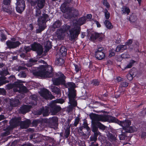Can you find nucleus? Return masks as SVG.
<instances>
[{"label": "nucleus", "instance_id": "nucleus-18", "mask_svg": "<svg viewBox=\"0 0 146 146\" xmlns=\"http://www.w3.org/2000/svg\"><path fill=\"white\" fill-rule=\"evenodd\" d=\"M131 120L126 119L123 121L119 120V125L122 127V129L123 131L126 129L127 127L130 126L131 124Z\"/></svg>", "mask_w": 146, "mask_h": 146}, {"label": "nucleus", "instance_id": "nucleus-26", "mask_svg": "<svg viewBox=\"0 0 146 146\" xmlns=\"http://www.w3.org/2000/svg\"><path fill=\"white\" fill-rule=\"evenodd\" d=\"M52 91L55 94L60 96H61V92L60 89L56 86H52Z\"/></svg>", "mask_w": 146, "mask_h": 146}, {"label": "nucleus", "instance_id": "nucleus-54", "mask_svg": "<svg viewBox=\"0 0 146 146\" xmlns=\"http://www.w3.org/2000/svg\"><path fill=\"white\" fill-rule=\"evenodd\" d=\"M105 16L106 19H108L110 17V14L108 12L107 9H105L104 10Z\"/></svg>", "mask_w": 146, "mask_h": 146}, {"label": "nucleus", "instance_id": "nucleus-3", "mask_svg": "<svg viewBox=\"0 0 146 146\" xmlns=\"http://www.w3.org/2000/svg\"><path fill=\"white\" fill-rule=\"evenodd\" d=\"M57 77L53 78L52 81L54 85L56 86L65 85L66 84V77L61 72H59L56 74Z\"/></svg>", "mask_w": 146, "mask_h": 146}, {"label": "nucleus", "instance_id": "nucleus-55", "mask_svg": "<svg viewBox=\"0 0 146 146\" xmlns=\"http://www.w3.org/2000/svg\"><path fill=\"white\" fill-rule=\"evenodd\" d=\"M73 65L75 67V70L76 73L78 72L79 71L81 70V67H80V66L75 64H73Z\"/></svg>", "mask_w": 146, "mask_h": 146}, {"label": "nucleus", "instance_id": "nucleus-58", "mask_svg": "<svg viewBox=\"0 0 146 146\" xmlns=\"http://www.w3.org/2000/svg\"><path fill=\"white\" fill-rule=\"evenodd\" d=\"M19 76L21 77L25 78L26 77L27 75L25 71H22L20 72Z\"/></svg>", "mask_w": 146, "mask_h": 146}, {"label": "nucleus", "instance_id": "nucleus-13", "mask_svg": "<svg viewBox=\"0 0 146 146\" xmlns=\"http://www.w3.org/2000/svg\"><path fill=\"white\" fill-rule=\"evenodd\" d=\"M40 96L46 100L53 98V96L50 92L45 88H43L41 90L40 93Z\"/></svg>", "mask_w": 146, "mask_h": 146}, {"label": "nucleus", "instance_id": "nucleus-17", "mask_svg": "<svg viewBox=\"0 0 146 146\" xmlns=\"http://www.w3.org/2000/svg\"><path fill=\"white\" fill-rule=\"evenodd\" d=\"M31 106L29 105H23L20 107L19 112L22 114H25L30 111Z\"/></svg>", "mask_w": 146, "mask_h": 146}, {"label": "nucleus", "instance_id": "nucleus-12", "mask_svg": "<svg viewBox=\"0 0 146 146\" xmlns=\"http://www.w3.org/2000/svg\"><path fill=\"white\" fill-rule=\"evenodd\" d=\"M19 122L18 118L15 117L11 119L9 122L10 125L7 128V129L9 131L12 130L14 128L19 125Z\"/></svg>", "mask_w": 146, "mask_h": 146}, {"label": "nucleus", "instance_id": "nucleus-64", "mask_svg": "<svg viewBox=\"0 0 146 146\" xmlns=\"http://www.w3.org/2000/svg\"><path fill=\"white\" fill-rule=\"evenodd\" d=\"M31 122L30 120H28L24 122L23 125H26L27 126H29V125L31 124Z\"/></svg>", "mask_w": 146, "mask_h": 146}, {"label": "nucleus", "instance_id": "nucleus-41", "mask_svg": "<svg viewBox=\"0 0 146 146\" xmlns=\"http://www.w3.org/2000/svg\"><path fill=\"white\" fill-rule=\"evenodd\" d=\"M16 78L14 75H11L8 77V80H5L7 83L10 82L13 83L15 80Z\"/></svg>", "mask_w": 146, "mask_h": 146}, {"label": "nucleus", "instance_id": "nucleus-60", "mask_svg": "<svg viewBox=\"0 0 146 146\" xmlns=\"http://www.w3.org/2000/svg\"><path fill=\"white\" fill-rule=\"evenodd\" d=\"M44 110V107L40 108L39 110H38L36 112V114L38 115H40L42 114L43 111Z\"/></svg>", "mask_w": 146, "mask_h": 146}, {"label": "nucleus", "instance_id": "nucleus-10", "mask_svg": "<svg viewBox=\"0 0 146 146\" xmlns=\"http://www.w3.org/2000/svg\"><path fill=\"white\" fill-rule=\"evenodd\" d=\"M32 50L36 52L37 54L40 56L43 52L42 46L40 44L35 42L31 44Z\"/></svg>", "mask_w": 146, "mask_h": 146}, {"label": "nucleus", "instance_id": "nucleus-4", "mask_svg": "<svg viewBox=\"0 0 146 146\" xmlns=\"http://www.w3.org/2000/svg\"><path fill=\"white\" fill-rule=\"evenodd\" d=\"M96 116L95 118L101 121H108L109 123H115L119 124V120L114 117L109 115H99Z\"/></svg>", "mask_w": 146, "mask_h": 146}, {"label": "nucleus", "instance_id": "nucleus-46", "mask_svg": "<svg viewBox=\"0 0 146 146\" xmlns=\"http://www.w3.org/2000/svg\"><path fill=\"white\" fill-rule=\"evenodd\" d=\"M137 17L135 15H130L129 18V20L130 22H134L137 19Z\"/></svg>", "mask_w": 146, "mask_h": 146}, {"label": "nucleus", "instance_id": "nucleus-16", "mask_svg": "<svg viewBox=\"0 0 146 146\" xmlns=\"http://www.w3.org/2000/svg\"><path fill=\"white\" fill-rule=\"evenodd\" d=\"M49 125L50 127L54 129L57 128L58 126V118L56 116H53L50 118Z\"/></svg>", "mask_w": 146, "mask_h": 146}, {"label": "nucleus", "instance_id": "nucleus-35", "mask_svg": "<svg viewBox=\"0 0 146 146\" xmlns=\"http://www.w3.org/2000/svg\"><path fill=\"white\" fill-rule=\"evenodd\" d=\"M105 54L104 52H102L100 53L95 54L96 58L99 60H101L104 59L105 57Z\"/></svg>", "mask_w": 146, "mask_h": 146}, {"label": "nucleus", "instance_id": "nucleus-25", "mask_svg": "<svg viewBox=\"0 0 146 146\" xmlns=\"http://www.w3.org/2000/svg\"><path fill=\"white\" fill-rule=\"evenodd\" d=\"M31 47L29 46H25L24 47L21 48L19 50V51L21 52H25L27 53L28 52H30L31 50H32V48L31 45Z\"/></svg>", "mask_w": 146, "mask_h": 146}, {"label": "nucleus", "instance_id": "nucleus-21", "mask_svg": "<svg viewBox=\"0 0 146 146\" xmlns=\"http://www.w3.org/2000/svg\"><path fill=\"white\" fill-rule=\"evenodd\" d=\"M127 133L123 131V129H120L118 131L117 134L119 135V137L120 140H124L127 137Z\"/></svg>", "mask_w": 146, "mask_h": 146}, {"label": "nucleus", "instance_id": "nucleus-32", "mask_svg": "<svg viewBox=\"0 0 146 146\" xmlns=\"http://www.w3.org/2000/svg\"><path fill=\"white\" fill-rule=\"evenodd\" d=\"M20 103V101L17 99L15 100H11L10 101V105L12 107H16Z\"/></svg>", "mask_w": 146, "mask_h": 146}, {"label": "nucleus", "instance_id": "nucleus-2", "mask_svg": "<svg viewBox=\"0 0 146 146\" xmlns=\"http://www.w3.org/2000/svg\"><path fill=\"white\" fill-rule=\"evenodd\" d=\"M45 0H35L34 1H31V4L32 6H35L36 5V9L34 16L36 18H39L41 16H40L41 14V9L43 8L45 4Z\"/></svg>", "mask_w": 146, "mask_h": 146}, {"label": "nucleus", "instance_id": "nucleus-8", "mask_svg": "<svg viewBox=\"0 0 146 146\" xmlns=\"http://www.w3.org/2000/svg\"><path fill=\"white\" fill-rule=\"evenodd\" d=\"M11 40H8L6 42L7 47L10 49L16 48L21 44V43L17 40L16 37H12L11 38Z\"/></svg>", "mask_w": 146, "mask_h": 146}, {"label": "nucleus", "instance_id": "nucleus-28", "mask_svg": "<svg viewBox=\"0 0 146 146\" xmlns=\"http://www.w3.org/2000/svg\"><path fill=\"white\" fill-rule=\"evenodd\" d=\"M86 18L85 16H83L82 17L79 18L76 21L77 24L80 26L86 23Z\"/></svg>", "mask_w": 146, "mask_h": 146}, {"label": "nucleus", "instance_id": "nucleus-20", "mask_svg": "<svg viewBox=\"0 0 146 146\" xmlns=\"http://www.w3.org/2000/svg\"><path fill=\"white\" fill-rule=\"evenodd\" d=\"M14 85L15 87L19 88V90L21 92H26L27 91V89L26 87L21 83L20 81L15 82Z\"/></svg>", "mask_w": 146, "mask_h": 146}, {"label": "nucleus", "instance_id": "nucleus-34", "mask_svg": "<svg viewBox=\"0 0 146 146\" xmlns=\"http://www.w3.org/2000/svg\"><path fill=\"white\" fill-rule=\"evenodd\" d=\"M126 129L123 131H125V132H126L127 133H133L137 131L136 127L133 126H129L127 127Z\"/></svg>", "mask_w": 146, "mask_h": 146}, {"label": "nucleus", "instance_id": "nucleus-11", "mask_svg": "<svg viewBox=\"0 0 146 146\" xmlns=\"http://www.w3.org/2000/svg\"><path fill=\"white\" fill-rule=\"evenodd\" d=\"M16 11L19 13H21L24 10L25 4L24 0H17L16 3Z\"/></svg>", "mask_w": 146, "mask_h": 146}, {"label": "nucleus", "instance_id": "nucleus-52", "mask_svg": "<svg viewBox=\"0 0 146 146\" xmlns=\"http://www.w3.org/2000/svg\"><path fill=\"white\" fill-rule=\"evenodd\" d=\"M40 120H41V124H42L43 123H48L49 124L50 118L47 119V118H40Z\"/></svg>", "mask_w": 146, "mask_h": 146}, {"label": "nucleus", "instance_id": "nucleus-48", "mask_svg": "<svg viewBox=\"0 0 146 146\" xmlns=\"http://www.w3.org/2000/svg\"><path fill=\"white\" fill-rule=\"evenodd\" d=\"M104 52V48L102 47L97 45V48L95 50V54L100 53V52Z\"/></svg>", "mask_w": 146, "mask_h": 146}, {"label": "nucleus", "instance_id": "nucleus-22", "mask_svg": "<svg viewBox=\"0 0 146 146\" xmlns=\"http://www.w3.org/2000/svg\"><path fill=\"white\" fill-rule=\"evenodd\" d=\"M76 91L75 89H71L68 90V94L69 100L75 99L76 96Z\"/></svg>", "mask_w": 146, "mask_h": 146}, {"label": "nucleus", "instance_id": "nucleus-49", "mask_svg": "<svg viewBox=\"0 0 146 146\" xmlns=\"http://www.w3.org/2000/svg\"><path fill=\"white\" fill-rule=\"evenodd\" d=\"M79 15V12L78 10H75L73 11V13L70 14V16L72 17H77Z\"/></svg>", "mask_w": 146, "mask_h": 146}, {"label": "nucleus", "instance_id": "nucleus-6", "mask_svg": "<svg viewBox=\"0 0 146 146\" xmlns=\"http://www.w3.org/2000/svg\"><path fill=\"white\" fill-rule=\"evenodd\" d=\"M11 0H3L2 3V11L7 13L9 15H11L12 11L14 10V8H11L10 3Z\"/></svg>", "mask_w": 146, "mask_h": 146}, {"label": "nucleus", "instance_id": "nucleus-61", "mask_svg": "<svg viewBox=\"0 0 146 146\" xmlns=\"http://www.w3.org/2000/svg\"><path fill=\"white\" fill-rule=\"evenodd\" d=\"M133 42L132 39H128L127 42L125 43V45L129 46L131 45Z\"/></svg>", "mask_w": 146, "mask_h": 146}, {"label": "nucleus", "instance_id": "nucleus-56", "mask_svg": "<svg viewBox=\"0 0 146 146\" xmlns=\"http://www.w3.org/2000/svg\"><path fill=\"white\" fill-rule=\"evenodd\" d=\"M6 77L5 76H0V82H1L3 84V85L6 83V82H5Z\"/></svg>", "mask_w": 146, "mask_h": 146}, {"label": "nucleus", "instance_id": "nucleus-38", "mask_svg": "<svg viewBox=\"0 0 146 146\" xmlns=\"http://www.w3.org/2000/svg\"><path fill=\"white\" fill-rule=\"evenodd\" d=\"M49 109L48 107L45 106V108L44 107V110L42 113V115L44 117L48 116L49 115Z\"/></svg>", "mask_w": 146, "mask_h": 146}, {"label": "nucleus", "instance_id": "nucleus-29", "mask_svg": "<svg viewBox=\"0 0 146 146\" xmlns=\"http://www.w3.org/2000/svg\"><path fill=\"white\" fill-rule=\"evenodd\" d=\"M62 24V21L58 19L53 23L52 27L54 29L58 28L61 26Z\"/></svg>", "mask_w": 146, "mask_h": 146}, {"label": "nucleus", "instance_id": "nucleus-37", "mask_svg": "<svg viewBox=\"0 0 146 146\" xmlns=\"http://www.w3.org/2000/svg\"><path fill=\"white\" fill-rule=\"evenodd\" d=\"M135 62L136 61L135 60H131L128 64L124 67L125 69L131 68L134 65Z\"/></svg>", "mask_w": 146, "mask_h": 146}, {"label": "nucleus", "instance_id": "nucleus-19", "mask_svg": "<svg viewBox=\"0 0 146 146\" xmlns=\"http://www.w3.org/2000/svg\"><path fill=\"white\" fill-rule=\"evenodd\" d=\"M137 74V72L136 69H131L129 73L127 74V78L129 80L131 81L133 78L136 76Z\"/></svg>", "mask_w": 146, "mask_h": 146}, {"label": "nucleus", "instance_id": "nucleus-43", "mask_svg": "<svg viewBox=\"0 0 146 146\" xmlns=\"http://www.w3.org/2000/svg\"><path fill=\"white\" fill-rule=\"evenodd\" d=\"M129 84V83L123 80L120 82V85L119 86V88H125L127 87Z\"/></svg>", "mask_w": 146, "mask_h": 146}, {"label": "nucleus", "instance_id": "nucleus-33", "mask_svg": "<svg viewBox=\"0 0 146 146\" xmlns=\"http://www.w3.org/2000/svg\"><path fill=\"white\" fill-rule=\"evenodd\" d=\"M67 4L64 2L61 5L60 10L62 12L65 13L67 12L68 11L69 8L67 7Z\"/></svg>", "mask_w": 146, "mask_h": 146}, {"label": "nucleus", "instance_id": "nucleus-42", "mask_svg": "<svg viewBox=\"0 0 146 146\" xmlns=\"http://www.w3.org/2000/svg\"><path fill=\"white\" fill-rule=\"evenodd\" d=\"M100 84V81L98 79L92 80L91 81V84L93 86H98Z\"/></svg>", "mask_w": 146, "mask_h": 146}, {"label": "nucleus", "instance_id": "nucleus-24", "mask_svg": "<svg viewBox=\"0 0 146 146\" xmlns=\"http://www.w3.org/2000/svg\"><path fill=\"white\" fill-rule=\"evenodd\" d=\"M67 49L65 46H62L60 49L59 55L62 57L66 56L67 55Z\"/></svg>", "mask_w": 146, "mask_h": 146}, {"label": "nucleus", "instance_id": "nucleus-50", "mask_svg": "<svg viewBox=\"0 0 146 146\" xmlns=\"http://www.w3.org/2000/svg\"><path fill=\"white\" fill-rule=\"evenodd\" d=\"M70 105L73 107H75L77 105V102L75 99L69 100Z\"/></svg>", "mask_w": 146, "mask_h": 146}, {"label": "nucleus", "instance_id": "nucleus-53", "mask_svg": "<svg viewBox=\"0 0 146 146\" xmlns=\"http://www.w3.org/2000/svg\"><path fill=\"white\" fill-rule=\"evenodd\" d=\"M70 128H67L65 131L64 135L66 138H67L70 134Z\"/></svg>", "mask_w": 146, "mask_h": 146}, {"label": "nucleus", "instance_id": "nucleus-31", "mask_svg": "<svg viewBox=\"0 0 146 146\" xmlns=\"http://www.w3.org/2000/svg\"><path fill=\"white\" fill-rule=\"evenodd\" d=\"M127 47L125 45L120 44L118 45L116 48L117 52H122L127 49Z\"/></svg>", "mask_w": 146, "mask_h": 146}, {"label": "nucleus", "instance_id": "nucleus-62", "mask_svg": "<svg viewBox=\"0 0 146 146\" xmlns=\"http://www.w3.org/2000/svg\"><path fill=\"white\" fill-rule=\"evenodd\" d=\"M80 120V118L78 117H76L75 119L74 125L75 126H76L78 124Z\"/></svg>", "mask_w": 146, "mask_h": 146}, {"label": "nucleus", "instance_id": "nucleus-9", "mask_svg": "<svg viewBox=\"0 0 146 146\" xmlns=\"http://www.w3.org/2000/svg\"><path fill=\"white\" fill-rule=\"evenodd\" d=\"M49 106L50 112L53 115H56L61 109L60 106L57 105L54 102L50 103Z\"/></svg>", "mask_w": 146, "mask_h": 146}, {"label": "nucleus", "instance_id": "nucleus-36", "mask_svg": "<svg viewBox=\"0 0 146 146\" xmlns=\"http://www.w3.org/2000/svg\"><path fill=\"white\" fill-rule=\"evenodd\" d=\"M104 24L106 27L109 29H112L113 28V26L111 22L108 20H105Z\"/></svg>", "mask_w": 146, "mask_h": 146}, {"label": "nucleus", "instance_id": "nucleus-47", "mask_svg": "<svg viewBox=\"0 0 146 146\" xmlns=\"http://www.w3.org/2000/svg\"><path fill=\"white\" fill-rule=\"evenodd\" d=\"M83 127L84 128H85L86 130V133L89 134L91 131V130L90 128L88 127V124L86 122H84L83 123Z\"/></svg>", "mask_w": 146, "mask_h": 146}, {"label": "nucleus", "instance_id": "nucleus-27", "mask_svg": "<svg viewBox=\"0 0 146 146\" xmlns=\"http://www.w3.org/2000/svg\"><path fill=\"white\" fill-rule=\"evenodd\" d=\"M56 33L57 38L59 40L63 38V35L64 33L62 30V28L58 29Z\"/></svg>", "mask_w": 146, "mask_h": 146}, {"label": "nucleus", "instance_id": "nucleus-57", "mask_svg": "<svg viewBox=\"0 0 146 146\" xmlns=\"http://www.w3.org/2000/svg\"><path fill=\"white\" fill-rule=\"evenodd\" d=\"M29 64H31V65H32L34 64H35L37 62L36 60L33 58H30L29 59Z\"/></svg>", "mask_w": 146, "mask_h": 146}, {"label": "nucleus", "instance_id": "nucleus-23", "mask_svg": "<svg viewBox=\"0 0 146 146\" xmlns=\"http://www.w3.org/2000/svg\"><path fill=\"white\" fill-rule=\"evenodd\" d=\"M65 62L64 60L62 57L59 56V57H57L55 59V65L58 66H62Z\"/></svg>", "mask_w": 146, "mask_h": 146}, {"label": "nucleus", "instance_id": "nucleus-7", "mask_svg": "<svg viewBox=\"0 0 146 146\" xmlns=\"http://www.w3.org/2000/svg\"><path fill=\"white\" fill-rule=\"evenodd\" d=\"M48 17V15L46 14H43L42 16H40L38 18L37 21L38 25V28L41 31L44 30L45 27L44 25L48 21L47 19Z\"/></svg>", "mask_w": 146, "mask_h": 146}, {"label": "nucleus", "instance_id": "nucleus-1", "mask_svg": "<svg viewBox=\"0 0 146 146\" xmlns=\"http://www.w3.org/2000/svg\"><path fill=\"white\" fill-rule=\"evenodd\" d=\"M33 74L35 76H37L52 77L53 75V68L50 65H42L39 68L38 71L34 72Z\"/></svg>", "mask_w": 146, "mask_h": 146}, {"label": "nucleus", "instance_id": "nucleus-40", "mask_svg": "<svg viewBox=\"0 0 146 146\" xmlns=\"http://www.w3.org/2000/svg\"><path fill=\"white\" fill-rule=\"evenodd\" d=\"M70 26L67 25H64L62 26V30L63 31L64 33L67 32L68 30H70Z\"/></svg>", "mask_w": 146, "mask_h": 146}, {"label": "nucleus", "instance_id": "nucleus-51", "mask_svg": "<svg viewBox=\"0 0 146 146\" xmlns=\"http://www.w3.org/2000/svg\"><path fill=\"white\" fill-rule=\"evenodd\" d=\"M40 121V118L34 120L32 122V124L33 126H36L39 123L41 124Z\"/></svg>", "mask_w": 146, "mask_h": 146}, {"label": "nucleus", "instance_id": "nucleus-5", "mask_svg": "<svg viewBox=\"0 0 146 146\" xmlns=\"http://www.w3.org/2000/svg\"><path fill=\"white\" fill-rule=\"evenodd\" d=\"M81 27L78 26H76L69 30V37L71 40H74L78 38L80 33Z\"/></svg>", "mask_w": 146, "mask_h": 146}, {"label": "nucleus", "instance_id": "nucleus-45", "mask_svg": "<svg viewBox=\"0 0 146 146\" xmlns=\"http://www.w3.org/2000/svg\"><path fill=\"white\" fill-rule=\"evenodd\" d=\"M0 40L2 42H5L7 39V35L3 33H1L0 34Z\"/></svg>", "mask_w": 146, "mask_h": 146}, {"label": "nucleus", "instance_id": "nucleus-14", "mask_svg": "<svg viewBox=\"0 0 146 146\" xmlns=\"http://www.w3.org/2000/svg\"><path fill=\"white\" fill-rule=\"evenodd\" d=\"M104 38V36L102 33H99L95 32L94 33L92 34L90 36L91 40L94 41L97 39L100 42H101Z\"/></svg>", "mask_w": 146, "mask_h": 146}, {"label": "nucleus", "instance_id": "nucleus-63", "mask_svg": "<svg viewBox=\"0 0 146 146\" xmlns=\"http://www.w3.org/2000/svg\"><path fill=\"white\" fill-rule=\"evenodd\" d=\"M121 57L122 58H129V56L127 53H124L121 55Z\"/></svg>", "mask_w": 146, "mask_h": 146}, {"label": "nucleus", "instance_id": "nucleus-59", "mask_svg": "<svg viewBox=\"0 0 146 146\" xmlns=\"http://www.w3.org/2000/svg\"><path fill=\"white\" fill-rule=\"evenodd\" d=\"M115 52H116V49L115 50L113 49H111L110 51L109 56L111 57L114 56L115 55Z\"/></svg>", "mask_w": 146, "mask_h": 146}, {"label": "nucleus", "instance_id": "nucleus-39", "mask_svg": "<svg viewBox=\"0 0 146 146\" xmlns=\"http://www.w3.org/2000/svg\"><path fill=\"white\" fill-rule=\"evenodd\" d=\"M67 85L69 88H68V90H71V89H75V88L76 87L75 84L72 82H68Z\"/></svg>", "mask_w": 146, "mask_h": 146}, {"label": "nucleus", "instance_id": "nucleus-44", "mask_svg": "<svg viewBox=\"0 0 146 146\" xmlns=\"http://www.w3.org/2000/svg\"><path fill=\"white\" fill-rule=\"evenodd\" d=\"M99 121L100 120H96V122L98 125V127L100 129L104 130H105L106 128V127L104 125L102 124L100 122H99Z\"/></svg>", "mask_w": 146, "mask_h": 146}, {"label": "nucleus", "instance_id": "nucleus-15", "mask_svg": "<svg viewBox=\"0 0 146 146\" xmlns=\"http://www.w3.org/2000/svg\"><path fill=\"white\" fill-rule=\"evenodd\" d=\"M96 115H99L98 114L93 113L92 115L90 117L92 118V131L94 133L96 132L99 131H98V127L97 124L96 122V120H99L95 118Z\"/></svg>", "mask_w": 146, "mask_h": 146}, {"label": "nucleus", "instance_id": "nucleus-30", "mask_svg": "<svg viewBox=\"0 0 146 146\" xmlns=\"http://www.w3.org/2000/svg\"><path fill=\"white\" fill-rule=\"evenodd\" d=\"M121 11L122 14L123 15L126 14L127 15H129L130 13V10L128 7L124 6L121 8Z\"/></svg>", "mask_w": 146, "mask_h": 146}]
</instances>
